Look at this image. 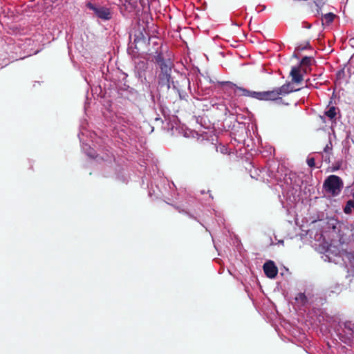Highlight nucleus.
Wrapping results in <instances>:
<instances>
[{"mask_svg": "<svg viewBox=\"0 0 354 354\" xmlns=\"http://www.w3.org/2000/svg\"><path fill=\"white\" fill-rule=\"evenodd\" d=\"M297 90L293 88L292 83L288 82L280 87L274 88L272 90L253 92L252 95V97L259 100L278 101L281 100L282 96Z\"/></svg>", "mask_w": 354, "mask_h": 354, "instance_id": "f257e3e1", "label": "nucleus"}, {"mask_svg": "<svg viewBox=\"0 0 354 354\" xmlns=\"http://www.w3.org/2000/svg\"><path fill=\"white\" fill-rule=\"evenodd\" d=\"M343 186V180L335 175L328 176L323 184L324 190L329 197H335L339 195Z\"/></svg>", "mask_w": 354, "mask_h": 354, "instance_id": "f03ea898", "label": "nucleus"}, {"mask_svg": "<svg viewBox=\"0 0 354 354\" xmlns=\"http://www.w3.org/2000/svg\"><path fill=\"white\" fill-rule=\"evenodd\" d=\"M86 6L94 12L97 17L103 20H109L112 17V12L109 8L100 5H93L91 3H88Z\"/></svg>", "mask_w": 354, "mask_h": 354, "instance_id": "7ed1b4c3", "label": "nucleus"}, {"mask_svg": "<svg viewBox=\"0 0 354 354\" xmlns=\"http://www.w3.org/2000/svg\"><path fill=\"white\" fill-rule=\"evenodd\" d=\"M227 88L230 90V91L233 92L234 95L236 96H250L252 97V93L254 91H250L245 88L239 87L236 85L228 82L227 83Z\"/></svg>", "mask_w": 354, "mask_h": 354, "instance_id": "20e7f679", "label": "nucleus"}, {"mask_svg": "<svg viewBox=\"0 0 354 354\" xmlns=\"http://www.w3.org/2000/svg\"><path fill=\"white\" fill-rule=\"evenodd\" d=\"M265 274L270 279L276 277L278 273V268L272 261L266 262L263 266Z\"/></svg>", "mask_w": 354, "mask_h": 354, "instance_id": "39448f33", "label": "nucleus"}, {"mask_svg": "<svg viewBox=\"0 0 354 354\" xmlns=\"http://www.w3.org/2000/svg\"><path fill=\"white\" fill-rule=\"evenodd\" d=\"M304 71L301 67H294L292 68L290 75L292 81L295 83H300L303 80Z\"/></svg>", "mask_w": 354, "mask_h": 354, "instance_id": "423d86ee", "label": "nucleus"}, {"mask_svg": "<svg viewBox=\"0 0 354 354\" xmlns=\"http://www.w3.org/2000/svg\"><path fill=\"white\" fill-rule=\"evenodd\" d=\"M310 61L311 60L309 57H306L302 59L299 66L302 68L304 73H308V67L310 66Z\"/></svg>", "mask_w": 354, "mask_h": 354, "instance_id": "0eeeda50", "label": "nucleus"}, {"mask_svg": "<svg viewBox=\"0 0 354 354\" xmlns=\"http://www.w3.org/2000/svg\"><path fill=\"white\" fill-rule=\"evenodd\" d=\"M336 114V108L334 106L330 107L328 110L325 112V115L330 119H333Z\"/></svg>", "mask_w": 354, "mask_h": 354, "instance_id": "6e6552de", "label": "nucleus"}, {"mask_svg": "<svg viewBox=\"0 0 354 354\" xmlns=\"http://www.w3.org/2000/svg\"><path fill=\"white\" fill-rule=\"evenodd\" d=\"M334 17L335 15H333V13H328L323 17L322 21L329 24L333 21Z\"/></svg>", "mask_w": 354, "mask_h": 354, "instance_id": "1a4fd4ad", "label": "nucleus"}, {"mask_svg": "<svg viewBox=\"0 0 354 354\" xmlns=\"http://www.w3.org/2000/svg\"><path fill=\"white\" fill-rule=\"evenodd\" d=\"M296 300L300 301L303 304H304L306 302V297L304 294L299 293L296 297Z\"/></svg>", "mask_w": 354, "mask_h": 354, "instance_id": "9d476101", "label": "nucleus"}, {"mask_svg": "<svg viewBox=\"0 0 354 354\" xmlns=\"http://www.w3.org/2000/svg\"><path fill=\"white\" fill-rule=\"evenodd\" d=\"M307 163L309 167H313L315 165V160L314 158H309L307 160Z\"/></svg>", "mask_w": 354, "mask_h": 354, "instance_id": "9b49d317", "label": "nucleus"}, {"mask_svg": "<svg viewBox=\"0 0 354 354\" xmlns=\"http://www.w3.org/2000/svg\"><path fill=\"white\" fill-rule=\"evenodd\" d=\"M331 150H332V148H331L330 147H329L328 145H327V146L324 148V151H325L326 153H330V151H331Z\"/></svg>", "mask_w": 354, "mask_h": 354, "instance_id": "f8f14e48", "label": "nucleus"}, {"mask_svg": "<svg viewBox=\"0 0 354 354\" xmlns=\"http://www.w3.org/2000/svg\"><path fill=\"white\" fill-rule=\"evenodd\" d=\"M353 325L351 324V323H347L346 324V328H347L348 329L351 330H353V328H352V326Z\"/></svg>", "mask_w": 354, "mask_h": 354, "instance_id": "ddd939ff", "label": "nucleus"}, {"mask_svg": "<svg viewBox=\"0 0 354 354\" xmlns=\"http://www.w3.org/2000/svg\"><path fill=\"white\" fill-rule=\"evenodd\" d=\"M337 169H338L337 167L334 168L332 171H335V170H337Z\"/></svg>", "mask_w": 354, "mask_h": 354, "instance_id": "4468645a", "label": "nucleus"}, {"mask_svg": "<svg viewBox=\"0 0 354 354\" xmlns=\"http://www.w3.org/2000/svg\"><path fill=\"white\" fill-rule=\"evenodd\" d=\"M352 201H353V202H354V193H353V200Z\"/></svg>", "mask_w": 354, "mask_h": 354, "instance_id": "2eb2a0df", "label": "nucleus"}]
</instances>
